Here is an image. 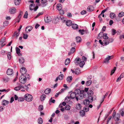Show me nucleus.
<instances>
[{
	"mask_svg": "<svg viewBox=\"0 0 124 124\" xmlns=\"http://www.w3.org/2000/svg\"><path fill=\"white\" fill-rule=\"evenodd\" d=\"M18 99V101H24V99L23 97H20Z\"/></svg>",
	"mask_w": 124,
	"mask_h": 124,
	"instance_id": "680f3d73",
	"label": "nucleus"
},
{
	"mask_svg": "<svg viewBox=\"0 0 124 124\" xmlns=\"http://www.w3.org/2000/svg\"><path fill=\"white\" fill-rule=\"evenodd\" d=\"M70 98L69 96H67L65 98V101L66 102H68L70 100Z\"/></svg>",
	"mask_w": 124,
	"mask_h": 124,
	"instance_id": "c85d7f7f",
	"label": "nucleus"
},
{
	"mask_svg": "<svg viewBox=\"0 0 124 124\" xmlns=\"http://www.w3.org/2000/svg\"><path fill=\"white\" fill-rule=\"evenodd\" d=\"M86 13V11L85 10H83L81 12V13L82 15H84Z\"/></svg>",
	"mask_w": 124,
	"mask_h": 124,
	"instance_id": "69168bd1",
	"label": "nucleus"
},
{
	"mask_svg": "<svg viewBox=\"0 0 124 124\" xmlns=\"http://www.w3.org/2000/svg\"><path fill=\"white\" fill-rule=\"evenodd\" d=\"M39 110L40 111H41L43 109V106L42 105H40L39 107Z\"/></svg>",
	"mask_w": 124,
	"mask_h": 124,
	"instance_id": "49530a36",
	"label": "nucleus"
},
{
	"mask_svg": "<svg viewBox=\"0 0 124 124\" xmlns=\"http://www.w3.org/2000/svg\"><path fill=\"white\" fill-rule=\"evenodd\" d=\"M56 8L58 10H60L62 8V5L61 4H59L57 5Z\"/></svg>",
	"mask_w": 124,
	"mask_h": 124,
	"instance_id": "a878e982",
	"label": "nucleus"
},
{
	"mask_svg": "<svg viewBox=\"0 0 124 124\" xmlns=\"http://www.w3.org/2000/svg\"><path fill=\"white\" fill-rule=\"evenodd\" d=\"M85 64V62L84 61H81L79 63V66L81 67H83Z\"/></svg>",
	"mask_w": 124,
	"mask_h": 124,
	"instance_id": "e433bc0d",
	"label": "nucleus"
},
{
	"mask_svg": "<svg viewBox=\"0 0 124 124\" xmlns=\"http://www.w3.org/2000/svg\"><path fill=\"white\" fill-rule=\"evenodd\" d=\"M93 96H92L91 95L89 96L88 97V100L90 102H92L93 100Z\"/></svg>",
	"mask_w": 124,
	"mask_h": 124,
	"instance_id": "bb28decb",
	"label": "nucleus"
},
{
	"mask_svg": "<svg viewBox=\"0 0 124 124\" xmlns=\"http://www.w3.org/2000/svg\"><path fill=\"white\" fill-rule=\"evenodd\" d=\"M46 97V95L45 94H43L40 96V100L42 101H44Z\"/></svg>",
	"mask_w": 124,
	"mask_h": 124,
	"instance_id": "c9c22d12",
	"label": "nucleus"
},
{
	"mask_svg": "<svg viewBox=\"0 0 124 124\" xmlns=\"http://www.w3.org/2000/svg\"><path fill=\"white\" fill-rule=\"evenodd\" d=\"M19 34L20 32H18V33H17V31H15L13 35V37H14L13 38H17V37L19 35Z\"/></svg>",
	"mask_w": 124,
	"mask_h": 124,
	"instance_id": "a211bd4d",
	"label": "nucleus"
},
{
	"mask_svg": "<svg viewBox=\"0 0 124 124\" xmlns=\"http://www.w3.org/2000/svg\"><path fill=\"white\" fill-rule=\"evenodd\" d=\"M24 98L28 102L31 101L33 99L32 96L31 95L28 93L25 95Z\"/></svg>",
	"mask_w": 124,
	"mask_h": 124,
	"instance_id": "20e7f679",
	"label": "nucleus"
},
{
	"mask_svg": "<svg viewBox=\"0 0 124 124\" xmlns=\"http://www.w3.org/2000/svg\"><path fill=\"white\" fill-rule=\"evenodd\" d=\"M28 15V12L27 11H26L23 17L24 18H27V16Z\"/></svg>",
	"mask_w": 124,
	"mask_h": 124,
	"instance_id": "6e6d98bb",
	"label": "nucleus"
},
{
	"mask_svg": "<svg viewBox=\"0 0 124 124\" xmlns=\"http://www.w3.org/2000/svg\"><path fill=\"white\" fill-rule=\"evenodd\" d=\"M81 107L80 104L79 103L78 104L76 105V108L78 110L80 109Z\"/></svg>",
	"mask_w": 124,
	"mask_h": 124,
	"instance_id": "a19ab883",
	"label": "nucleus"
},
{
	"mask_svg": "<svg viewBox=\"0 0 124 124\" xmlns=\"http://www.w3.org/2000/svg\"><path fill=\"white\" fill-rule=\"evenodd\" d=\"M38 7L37 6L35 7V5L34 4H31L29 6L30 9L31 10H34V11H36L38 8Z\"/></svg>",
	"mask_w": 124,
	"mask_h": 124,
	"instance_id": "423d86ee",
	"label": "nucleus"
},
{
	"mask_svg": "<svg viewBox=\"0 0 124 124\" xmlns=\"http://www.w3.org/2000/svg\"><path fill=\"white\" fill-rule=\"evenodd\" d=\"M67 16L68 17H72V15L70 13H67Z\"/></svg>",
	"mask_w": 124,
	"mask_h": 124,
	"instance_id": "774afa93",
	"label": "nucleus"
},
{
	"mask_svg": "<svg viewBox=\"0 0 124 124\" xmlns=\"http://www.w3.org/2000/svg\"><path fill=\"white\" fill-rule=\"evenodd\" d=\"M81 59L79 57H77L74 61V62L76 65L79 64V62L81 61Z\"/></svg>",
	"mask_w": 124,
	"mask_h": 124,
	"instance_id": "ddd939ff",
	"label": "nucleus"
},
{
	"mask_svg": "<svg viewBox=\"0 0 124 124\" xmlns=\"http://www.w3.org/2000/svg\"><path fill=\"white\" fill-rule=\"evenodd\" d=\"M70 106L69 105H66L65 107V109L67 110H70Z\"/></svg>",
	"mask_w": 124,
	"mask_h": 124,
	"instance_id": "ea45409f",
	"label": "nucleus"
},
{
	"mask_svg": "<svg viewBox=\"0 0 124 124\" xmlns=\"http://www.w3.org/2000/svg\"><path fill=\"white\" fill-rule=\"evenodd\" d=\"M20 71L22 74L21 75H25L27 72V70L24 67H22L20 69Z\"/></svg>",
	"mask_w": 124,
	"mask_h": 124,
	"instance_id": "6e6552de",
	"label": "nucleus"
},
{
	"mask_svg": "<svg viewBox=\"0 0 124 124\" xmlns=\"http://www.w3.org/2000/svg\"><path fill=\"white\" fill-rule=\"evenodd\" d=\"M90 102L87 99H86L84 101V103L85 105H88Z\"/></svg>",
	"mask_w": 124,
	"mask_h": 124,
	"instance_id": "393cba45",
	"label": "nucleus"
},
{
	"mask_svg": "<svg viewBox=\"0 0 124 124\" xmlns=\"http://www.w3.org/2000/svg\"><path fill=\"white\" fill-rule=\"evenodd\" d=\"M72 22L70 20H68L66 22V24L68 26H70L72 24Z\"/></svg>",
	"mask_w": 124,
	"mask_h": 124,
	"instance_id": "b1692460",
	"label": "nucleus"
},
{
	"mask_svg": "<svg viewBox=\"0 0 124 124\" xmlns=\"http://www.w3.org/2000/svg\"><path fill=\"white\" fill-rule=\"evenodd\" d=\"M88 89H89L88 88H85L84 90H83L84 91V94L85 93V92H86V93H87V92H88Z\"/></svg>",
	"mask_w": 124,
	"mask_h": 124,
	"instance_id": "0e129e2a",
	"label": "nucleus"
},
{
	"mask_svg": "<svg viewBox=\"0 0 124 124\" xmlns=\"http://www.w3.org/2000/svg\"><path fill=\"white\" fill-rule=\"evenodd\" d=\"M72 79V76H68L66 78V80L67 82L70 83V82Z\"/></svg>",
	"mask_w": 124,
	"mask_h": 124,
	"instance_id": "412c9836",
	"label": "nucleus"
},
{
	"mask_svg": "<svg viewBox=\"0 0 124 124\" xmlns=\"http://www.w3.org/2000/svg\"><path fill=\"white\" fill-rule=\"evenodd\" d=\"M72 27L74 29H77L78 28V25L76 24H72Z\"/></svg>",
	"mask_w": 124,
	"mask_h": 124,
	"instance_id": "7c9ffc66",
	"label": "nucleus"
},
{
	"mask_svg": "<svg viewBox=\"0 0 124 124\" xmlns=\"http://www.w3.org/2000/svg\"><path fill=\"white\" fill-rule=\"evenodd\" d=\"M84 109L85 111L87 112L89 110V108L88 106H85L84 107Z\"/></svg>",
	"mask_w": 124,
	"mask_h": 124,
	"instance_id": "5fc2aeb1",
	"label": "nucleus"
},
{
	"mask_svg": "<svg viewBox=\"0 0 124 124\" xmlns=\"http://www.w3.org/2000/svg\"><path fill=\"white\" fill-rule=\"evenodd\" d=\"M21 0H15L14 3L16 5H18L20 3Z\"/></svg>",
	"mask_w": 124,
	"mask_h": 124,
	"instance_id": "4c0bfd02",
	"label": "nucleus"
},
{
	"mask_svg": "<svg viewBox=\"0 0 124 124\" xmlns=\"http://www.w3.org/2000/svg\"><path fill=\"white\" fill-rule=\"evenodd\" d=\"M38 122L39 124H41L43 122V119L39 117L38 119Z\"/></svg>",
	"mask_w": 124,
	"mask_h": 124,
	"instance_id": "2f4dec72",
	"label": "nucleus"
},
{
	"mask_svg": "<svg viewBox=\"0 0 124 124\" xmlns=\"http://www.w3.org/2000/svg\"><path fill=\"white\" fill-rule=\"evenodd\" d=\"M124 77V74L122 73L120 76L118 77L116 80V82H118L120 81L121 79V78H123Z\"/></svg>",
	"mask_w": 124,
	"mask_h": 124,
	"instance_id": "aec40b11",
	"label": "nucleus"
},
{
	"mask_svg": "<svg viewBox=\"0 0 124 124\" xmlns=\"http://www.w3.org/2000/svg\"><path fill=\"white\" fill-rule=\"evenodd\" d=\"M6 43L5 41V39H3V40H1L0 42V44H1V46L3 47L4 45H5Z\"/></svg>",
	"mask_w": 124,
	"mask_h": 124,
	"instance_id": "cd10ccee",
	"label": "nucleus"
},
{
	"mask_svg": "<svg viewBox=\"0 0 124 124\" xmlns=\"http://www.w3.org/2000/svg\"><path fill=\"white\" fill-rule=\"evenodd\" d=\"M30 76L29 74H27L25 75H21L19 78L20 83L23 84H25L27 80L30 79Z\"/></svg>",
	"mask_w": 124,
	"mask_h": 124,
	"instance_id": "f03ea898",
	"label": "nucleus"
},
{
	"mask_svg": "<svg viewBox=\"0 0 124 124\" xmlns=\"http://www.w3.org/2000/svg\"><path fill=\"white\" fill-rule=\"evenodd\" d=\"M80 115L83 117L85 115V113L84 111L82 110L80 111Z\"/></svg>",
	"mask_w": 124,
	"mask_h": 124,
	"instance_id": "79ce46f5",
	"label": "nucleus"
},
{
	"mask_svg": "<svg viewBox=\"0 0 124 124\" xmlns=\"http://www.w3.org/2000/svg\"><path fill=\"white\" fill-rule=\"evenodd\" d=\"M47 0H41V6L43 7H45L47 4Z\"/></svg>",
	"mask_w": 124,
	"mask_h": 124,
	"instance_id": "1a4fd4ad",
	"label": "nucleus"
},
{
	"mask_svg": "<svg viewBox=\"0 0 124 124\" xmlns=\"http://www.w3.org/2000/svg\"><path fill=\"white\" fill-rule=\"evenodd\" d=\"M75 51V48L74 47H72L70 51L69 52L68 54L70 55L71 53H73Z\"/></svg>",
	"mask_w": 124,
	"mask_h": 124,
	"instance_id": "5701e85b",
	"label": "nucleus"
},
{
	"mask_svg": "<svg viewBox=\"0 0 124 124\" xmlns=\"http://www.w3.org/2000/svg\"><path fill=\"white\" fill-rule=\"evenodd\" d=\"M116 112L115 111V110L113 111V112L112 115V116L113 118H114V119H116V117H115L116 115Z\"/></svg>",
	"mask_w": 124,
	"mask_h": 124,
	"instance_id": "8fccbe9b",
	"label": "nucleus"
},
{
	"mask_svg": "<svg viewBox=\"0 0 124 124\" xmlns=\"http://www.w3.org/2000/svg\"><path fill=\"white\" fill-rule=\"evenodd\" d=\"M9 102L8 101H7L6 100H4L2 102V104L4 106H6L8 104Z\"/></svg>",
	"mask_w": 124,
	"mask_h": 124,
	"instance_id": "c756f323",
	"label": "nucleus"
},
{
	"mask_svg": "<svg viewBox=\"0 0 124 124\" xmlns=\"http://www.w3.org/2000/svg\"><path fill=\"white\" fill-rule=\"evenodd\" d=\"M120 117V115L119 114L117 113L116 114V119H115V120L116 123L114 124H119L120 122L118 121L119 120V118Z\"/></svg>",
	"mask_w": 124,
	"mask_h": 124,
	"instance_id": "9d476101",
	"label": "nucleus"
},
{
	"mask_svg": "<svg viewBox=\"0 0 124 124\" xmlns=\"http://www.w3.org/2000/svg\"><path fill=\"white\" fill-rule=\"evenodd\" d=\"M79 33L82 35H83L85 34H86L87 33V31L86 30H84L83 29L79 30Z\"/></svg>",
	"mask_w": 124,
	"mask_h": 124,
	"instance_id": "dca6fc26",
	"label": "nucleus"
},
{
	"mask_svg": "<svg viewBox=\"0 0 124 124\" xmlns=\"http://www.w3.org/2000/svg\"><path fill=\"white\" fill-rule=\"evenodd\" d=\"M124 15V12H121L119 13L118 14V16L120 17L123 16Z\"/></svg>",
	"mask_w": 124,
	"mask_h": 124,
	"instance_id": "de8ad7c7",
	"label": "nucleus"
},
{
	"mask_svg": "<svg viewBox=\"0 0 124 124\" xmlns=\"http://www.w3.org/2000/svg\"><path fill=\"white\" fill-rule=\"evenodd\" d=\"M101 16L102 15H101V14H100L98 16V18H99L100 22H102V20L101 17Z\"/></svg>",
	"mask_w": 124,
	"mask_h": 124,
	"instance_id": "e2e57ef3",
	"label": "nucleus"
},
{
	"mask_svg": "<svg viewBox=\"0 0 124 124\" xmlns=\"http://www.w3.org/2000/svg\"><path fill=\"white\" fill-rule=\"evenodd\" d=\"M63 75L62 74H60L59 75L58 77V79L60 80H62L63 79Z\"/></svg>",
	"mask_w": 124,
	"mask_h": 124,
	"instance_id": "c03bdc74",
	"label": "nucleus"
},
{
	"mask_svg": "<svg viewBox=\"0 0 124 124\" xmlns=\"http://www.w3.org/2000/svg\"><path fill=\"white\" fill-rule=\"evenodd\" d=\"M120 113L121 114L122 116H123L124 115V111L123 109H122L120 110Z\"/></svg>",
	"mask_w": 124,
	"mask_h": 124,
	"instance_id": "13d9d810",
	"label": "nucleus"
},
{
	"mask_svg": "<svg viewBox=\"0 0 124 124\" xmlns=\"http://www.w3.org/2000/svg\"><path fill=\"white\" fill-rule=\"evenodd\" d=\"M8 22L7 21H6L3 23L4 26H6L8 25Z\"/></svg>",
	"mask_w": 124,
	"mask_h": 124,
	"instance_id": "4d7b16f0",
	"label": "nucleus"
},
{
	"mask_svg": "<svg viewBox=\"0 0 124 124\" xmlns=\"http://www.w3.org/2000/svg\"><path fill=\"white\" fill-rule=\"evenodd\" d=\"M16 53L17 54H18L20 53V49L18 47H16Z\"/></svg>",
	"mask_w": 124,
	"mask_h": 124,
	"instance_id": "09e8293b",
	"label": "nucleus"
},
{
	"mask_svg": "<svg viewBox=\"0 0 124 124\" xmlns=\"http://www.w3.org/2000/svg\"><path fill=\"white\" fill-rule=\"evenodd\" d=\"M45 21L46 23H49L52 20L51 17L49 16H47L45 17Z\"/></svg>",
	"mask_w": 124,
	"mask_h": 124,
	"instance_id": "9b49d317",
	"label": "nucleus"
},
{
	"mask_svg": "<svg viewBox=\"0 0 124 124\" xmlns=\"http://www.w3.org/2000/svg\"><path fill=\"white\" fill-rule=\"evenodd\" d=\"M3 81L6 82H7L9 81V79L7 77L4 78H3Z\"/></svg>",
	"mask_w": 124,
	"mask_h": 124,
	"instance_id": "864d4df0",
	"label": "nucleus"
},
{
	"mask_svg": "<svg viewBox=\"0 0 124 124\" xmlns=\"http://www.w3.org/2000/svg\"><path fill=\"white\" fill-rule=\"evenodd\" d=\"M94 8L93 6L90 5L87 8V10L89 12H91L94 10Z\"/></svg>",
	"mask_w": 124,
	"mask_h": 124,
	"instance_id": "2eb2a0df",
	"label": "nucleus"
},
{
	"mask_svg": "<svg viewBox=\"0 0 124 124\" xmlns=\"http://www.w3.org/2000/svg\"><path fill=\"white\" fill-rule=\"evenodd\" d=\"M103 38V39H108V37L107 36V34H103V35L102 33H100L98 35V39H102Z\"/></svg>",
	"mask_w": 124,
	"mask_h": 124,
	"instance_id": "39448f33",
	"label": "nucleus"
},
{
	"mask_svg": "<svg viewBox=\"0 0 124 124\" xmlns=\"http://www.w3.org/2000/svg\"><path fill=\"white\" fill-rule=\"evenodd\" d=\"M87 93L88 95H92L93 94V92L92 90H89L87 92Z\"/></svg>",
	"mask_w": 124,
	"mask_h": 124,
	"instance_id": "a18cd8bd",
	"label": "nucleus"
},
{
	"mask_svg": "<svg viewBox=\"0 0 124 124\" xmlns=\"http://www.w3.org/2000/svg\"><path fill=\"white\" fill-rule=\"evenodd\" d=\"M14 89L15 90L17 91L20 90V88L19 86L15 87Z\"/></svg>",
	"mask_w": 124,
	"mask_h": 124,
	"instance_id": "052dcab7",
	"label": "nucleus"
},
{
	"mask_svg": "<svg viewBox=\"0 0 124 124\" xmlns=\"http://www.w3.org/2000/svg\"><path fill=\"white\" fill-rule=\"evenodd\" d=\"M70 97L71 99H73L74 98H75L76 99L77 95L76 92H73L71 93L70 95Z\"/></svg>",
	"mask_w": 124,
	"mask_h": 124,
	"instance_id": "f8f14e48",
	"label": "nucleus"
},
{
	"mask_svg": "<svg viewBox=\"0 0 124 124\" xmlns=\"http://www.w3.org/2000/svg\"><path fill=\"white\" fill-rule=\"evenodd\" d=\"M75 92L76 93V100L77 101H78V99H82L85 96L84 94V90H80L79 89H77L75 90Z\"/></svg>",
	"mask_w": 124,
	"mask_h": 124,
	"instance_id": "f257e3e1",
	"label": "nucleus"
},
{
	"mask_svg": "<svg viewBox=\"0 0 124 124\" xmlns=\"http://www.w3.org/2000/svg\"><path fill=\"white\" fill-rule=\"evenodd\" d=\"M116 67H115L112 70L110 74L111 75H112L114 73L116 69Z\"/></svg>",
	"mask_w": 124,
	"mask_h": 124,
	"instance_id": "603ef678",
	"label": "nucleus"
},
{
	"mask_svg": "<svg viewBox=\"0 0 124 124\" xmlns=\"http://www.w3.org/2000/svg\"><path fill=\"white\" fill-rule=\"evenodd\" d=\"M80 70L78 69H76L75 70V73L76 74H79L80 73Z\"/></svg>",
	"mask_w": 124,
	"mask_h": 124,
	"instance_id": "58836bf2",
	"label": "nucleus"
},
{
	"mask_svg": "<svg viewBox=\"0 0 124 124\" xmlns=\"http://www.w3.org/2000/svg\"><path fill=\"white\" fill-rule=\"evenodd\" d=\"M11 53L10 52H8L7 54V56L8 59L10 60L11 58Z\"/></svg>",
	"mask_w": 124,
	"mask_h": 124,
	"instance_id": "bf43d9fd",
	"label": "nucleus"
},
{
	"mask_svg": "<svg viewBox=\"0 0 124 124\" xmlns=\"http://www.w3.org/2000/svg\"><path fill=\"white\" fill-rule=\"evenodd\" d=\"M51 91V89L50 88H47L46 89L44 92L45 94H48L50 93Z\"/></svg>",
	"mask_w": 124,
	"mask_h": 124,
	"instance_id": "473e14b6",
	"label": "nucleus"
},
{
	"mask_svg": "<svg viewBox=\"0 0 124 124\" xmlns=\"http://www.w3.org/2000/svg\"><path fill=\"white\" fill-rule=\"evenodd\" d=\"M16 9L14 8H13L9 9V12L11 14H14L16 12Z\"/></svg>",
	"mask_w": 124,
	"mask_h": 124,
	"instance_id": "f3484780",
	"label": "nucleus"
},
{
	"mask_svg": "<svg viewBox=\"0 0 124 124\" xmlns=\"http://www.w3.org/2000/svg\"><path fill=\"white\" fill-rule=\"evenodd\" d=\"M113 57V55L108 56L105 59L104 61V62L106 64H108L109 62V60L112 59Z\"/></svg>",
	"mask_w": 124,
	"mask_h": 124,
	"instance_id": "0eeeda50",
	"label": "nucleus"
},
{
	"mask_svg": "<svg viewBox=\"0 0 124 124\" xmlns=\"http://www.w3.org/2000/svg\"><path fill=\"white\" fill-rule=\"evenodd\" d=\"M28 37V36L27 34H24L23 35V38L24 39H27Z\"/></svg>",
	"mask_w": 124,
	"mask_h": 124,
	"instance_id": "338daca9",
	"label": "nucleus"
},
{
	"mask_svg": "<svg viewBox=\"0 0 124 124\" xmlns=\"http://www.w3.org/2000/svg\"><path fill=\"white\" fill-rule=\"evenodd\" d=\"M33 27L31 26H28L25 29V31L27 32H28L30 31L32 29Z\"/></svg>",
	"mask_w": 124,
	"mask_h": 124,
	"instance_id": "6ab92c4d",
	"label": "nucleus"
},
{
	"mask_svg": "<svg viewBox=\"0 0 124 124\" xmlns=\"http://www.w3.org/2000/svg\"><path fill=\"white\" fill-rule=\"evenodd\" d=\"M19 61L20 63H23L24 62V60L22 58H21L19 59Z\"/></svg>",
	"mask_w": 124,
	"mask_h": 124,
	"instance_id": "37998d69",
	"label": "nucleus"
},
{
	"mask_svg": "<svg viewBox=\"0 0 124 124\" xmlns=\"http://www.w3.org/2000/svg\"><path fill=\"white\" fill-rule=\"evenodd\" d=\"M111 32L112 34L113 35L116 34V30L114 29H113L112 30Z\"/></svg>",
	"mask_w": 124,
	"mask_h": 124,
	"instance_id": "3c124183",
	"label": "nucleus"
},
{
	"mask_svg": "<svg viewBox=\"0 0 124 124\" xmlns=\"http://www.w3.org/2000/svg\"><path fill=\"white\" fill-rule=\"evenodd\" d=\"M70 58H67L65 62V64L66 65H67L69 64L70 63Z\"/></svg>",
	"mask_w": 124,
	"mask_h": 124,
	"instance_id": "4be33fe9",
	"label": "nucleus"
},
{
	"mask_svg": "<svg viewBox=\"0 0 124 124\" xmlns=\"http://www.w3.org/2000/svg\"><path fill=\"white\" fill-rule=\"evenodd\" d=\"M92 82L91 80H89L87 81L85 83L86 85V86H89L91 85Z\"/></svg>",
	"mask_w": 124,
	"mask_h": 124,
	"instance_id": "f704fd0d",
	"label": "nucleus"
},
{
	"mask_svg": "<svg viewBox=\"0 0 124 124\" xmlns=\"http://www.w3.org/2000/svg\"><path fill=\"white\" fill-rule=\"evenodd\" d=\"M113 39H104L102 42L101 40L99 41L100 43L102 45L104 46L108 44L110 42H112L113 40Z\"/></svg>",
	"mask_w": 124,
	"mask_h": 124,
	"instance_id": "7ed1b4c3",
	"label": "nucleus"
},
{
	"mask_svg": "<svg viewBox=\"0 0 124 124\" xmlns=\"http://www.w3.org/2000/svg\"><path fill=\"white\" fill-rule=\"evenodd\" d=\"M13 73V70L11 69H8L7 71V74L8 75H12Z\"/></svg>",
	"mask_w": 124,
	"mask_h": 124,
	"instance_id": "4468645a",
	"label": "nucleus"
},
{
	"mask_svg": "<svg viewBox=\"0 0 124 124\" xmlns=\"http://www.w3.org/2000/svg\"><path fill=\"white\" fill-rule=\"evenodd\" d=\"M110 17L112 19L114 18L116 16L115 14L113 13H110Z\"/></svg>",
	"mask_w": 124,
	"mask_h": 124,
	"instance_id": "72a5a7b5",
	"label": "nucleus"
}]
</instances>
